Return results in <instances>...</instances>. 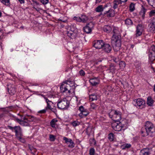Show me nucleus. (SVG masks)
I'll return each instance as SVG.
<instances>
[{
    "instance_id": "obj_1",
    "label": "nucleus",
    "mask_w": 155,
    "mask_h": 155,
    "mask_svg": "<svg viewBox=\"0 0 155 155\" xmlns=\"http://www.w3.org/2000/svg\"><path fill=\"white\" fill-rule=\"evenodd\" d=\"M111 43L114 50L118 51L121 46V35L120 31L117 28H114L113 31Z\"/></svg>"
},
{
    "instance_id": "obj_2",
    "label": "nucleus",
    "mask_w": 155,
    "mask_h": 155,
    "mask_svg": "<svg viewBox=\"0 0 155 155\" xmlns=\"http://www.w3.org/2000/svg\"><path fill=\"white\" fill-rule=\"evenodd\" d=\"M140 132L143 137L147 135L151 137L155 136V127L152 123L147 121L145 124L144 127L141 129Z\"/></svg>"
},
{
    "instance_id": "obj_3",
    "label": "nucleus",
    "mask_w": 155,
    "mask_h": 155,
    "mask_svg": "<svg viewBox=\"0 0 155 155\" xmlns=\"http://www.w3.org/2000/svg\"><path fill=\"white\" fill-rule=\"evenodd\" d=\"M65 33L71 39L75 38L77 36V30L75 25H71L66 27Z\"/></svg>"
},
{
    "instance_id": "obj_4",
    "label": "nucleus",
    "mask_w": 155,
    "mask_h": 155,
    "mask_svg": "<svg viewBox=\"0 0 155 155\" xmlns=\"http://www.w3.org/2000/svg\"><path fill=\"white\" fill-rule=\"evenodd\" d=\"M108 115L110 118L116 122H119L121 118V113L118 110H112Z\"/></svg>"
},
{
    "instance_id": "obj_5",
    "label": "nucleus",
    "mask_w": 155,
    "mask_h": 155,
    "mask_svg": "<svg viewBox=\"0 0 155 155\" xmlns=\"http://www.w3.org/2000/svg\"><path fill=\"white\" fill-rule=\"evenodd\" d=\"M7 127L8 129L11 130L12 132L15 133V135L17 137L20 136H23L22 130L20 126H15L14 127H12L8 125Z\"/></svg>"
},
{
    "instance_id": "obj_6",
    "label": "nucleus",
    "mask_w": 155,
    "mask_h": 155,
    "mask_svg": "<svg viewBox=\"0 0 155 155\" xmlns=\"http://www.w3.org/2000/svg\"><path fill=\"white\" fill-rule=\"evenodd\" d=\"M69 105V102L66 98H64L58 101L57 107L60 109H65L67 108Z\"/></svg>"
},
{
    "instance_id": "obj_7",
    "label": "nucleus",
    "mask_w": 155,
    "mask_h": 155,
    "mask_svg": "<svg viewBox=\"0 0 155 155\" xmlns=\"http://www.w3.org/2000/svg\"><path fill=\"white\" fill-rule=\"evenodd\" d=\"M71 81L70 80H67L63 82L60 87V89L62 92L64 93L68 91L69 93H70V90H68L67 87L69 86L68 83H71Z\"/></svg>"
},
{
    "instance_id": "obj_8",
    "label": "nucleus",
    "mask_w": 155,
    "mask_h": 155,
    "mask_svg": "<svg viewBox=\"0 0 155 155\" xmlns=\"http://www.w3.org/2000/svg\"><path fill=\"white\" fill-rule=\"evenodd\" d=\"M148 55L151 61L153 60L155 58V46L152 45L149 49Z\"/></svg>"
},
{
    "instance_id": "obj_9",
    "label": "nucleus",
    "mask_w": 155,
    "mask_h": 155,
    "mask_svg": "<svg viewBox=\"0 0 155 155\" xmlns=\"http://www.w3.org/2000/svg\"><path fill=\"white\" fill-rule=\"evenodd\" d=\"M123 124L119 121H115L112 124V127L114 130L118 131H120L123 127Z\"/></svg>"
},
{
    "instance_id": "obj_10",
    "label": "nucleus",
    "mask_w": 155,
    "mask_h": 155,
    "mask_svg": "<svg viewBox=\"0 0 155 155\" xmlns=\"http://www.w3.org/2000/svg\"><path fill=\"white\" fill-rule=\"evenodd\" d=\"M15 118L16 121L18 123L21 125L23 126H30V124L28 122V120L26 119H24L25 117L22 116L21 119H19L15 117Z\"/></svg>"
},
{
    "instance_id": "obj_11",
    "label": "nucleus",
    "mask_w": 155,
    "mask_h": 155,
    "mask_svg": "<svg viewBox=\"0 0 155 155\" xmlns=\"http://www.w3.org/2000/svg\"><path fill=\"white\" fill-rule=\"evenodd\" d=\"M134 101L136 102V105H135L137 107H139L140 109L143 108L145 106V102L144 101L140 98L135 99Z\"/></svg>"
},
{
    "instance_id": "obj_12",
    "label": "nucleus",
    "mask_w": 155,
    "mask_h": 155,
    "mask_svg": "<svg viewBox=\"0 0 155 155\" xmlns=\"http://www.w3.org/2000/svg\"><path fill=\"white\" fill-rule=\"evenodd\" d=\"M136 28V36H140L144 30V25L142 24H139L137 25Z\"/></svg>"
},
{
    "instance_id": "obj_13",
    "label": "nucleus",
    "mask_w": 155,
    "mask_h": 155,
    "mask_svg": "<svg viewBox=\"0 0 155 155\" xmlns=\"http://www.w3.org/2000/svg\"><path fill=\"white\" fill-rule=\"evenodd\" d=\"M117 12H115L112 9H110L107 11H105L102 14L103 16L107 18L112 17L114 16Z\"/></svg>"
},
{
    "instance_id": "obj_14",
    "label": "nucleus",
    "mask_w": 155,
    "mask_h": 155,
    "mask_svg": "<svg viewBox=\"0 0 155 155\" xmlns=\"http://www.w3.org/2000/svg\"><path fill=\"white\" fill-rule=\"evenodd\" d=\"M94 27V24L92 22H90L87 24L83 28L84 31L87 33H90L92 31V29Z\"/></svg>"
},
{
    "instance_id": "obj_15",
    "label": "nucleus",
    "mask_w": 155,
    "mask_h": 155,
    "mask_svg": "<svg viewBox=\"0 0 155 155\" xmlns=\"http://www.w3.org/2000/svg\"><path fill=\"white\" fill-rule=\"evenodd\" d=\"M24 119H26L28 122H33L35 123H37L40 120L39 119L33 116L27 115L25 116Z\"/></svg>"
},
{
    "instance_id": "obj_16",
    "label": "nucleus",
    "mask_w": 155,
    "mask_h": 155,
    "mask_svg": "<svg viewBox=\"0 0 155 155\" xmlns=\"http://www.w3.org/2000/svg\"><path fill=\"white\" fill-rule=\"evenodd\" d=\"M63 140L66 143L68 144V147L70 148H72L74 147L75 144L71 139L64 137L63 138Z\"/></svg>"
},
{
    "instance_id": "obj_17",
    "label": "nucleus",
    "mask_w": 155,
    "mask_h": 155,
    "mask_svg": "<svg viewBox=\"0 0 155 155\" xmlns=\"http://www.w3.org/2000/svg\"><path fill=\"white\" fill-rule=\"evenodd\" d=\"M104 42L102 40H97L94 42V46L97 49H102Z\"/></svg>"
},
{
    "instance_id": "obj_18",
    "label": "nucleus",
    "mask_w": 155,
    "mask_h": 155,
    "mask_svg": "<svg viewBox=\"0 0 155 155\" xmlns=\"http://www.w3.org/2000/svg\"><path fill=\"white\" fill-rule=\"evenodd\" d=\"M102 49L105 52L109 53L111 51L112 47L110 44L104 43Z\"/></svg>"
},
{
    "instance_id": "obj_19",
    "label": "nucleus",
    "mask_w": 155,
    "mask_h": 155,
    "mask_svg": "<svg viewBox=\"0 0 155 155\" xmlns=\"http://www.w3.org/2000/svg\"><path fill=\"white\" fill-rule=\"evenodd\" d=\"M89 82L93 86H95L99 83V80L97 78L90 79Z\"/></svg>"
},
{
    "instance_id": "obj_20",
    "label": "nucleus",
    "mask_w": 155,
    "mask_h": 155,
    "mask_svg": "<svg viewBox=\"0 0 155 155\" xmlns=\"http://www.w3.org/2000/svg\"><path fill=\"white\" fill-rule=\"evenodd\" d=\"M45 99V102L47 104V106L46 107V110L49 109H51V105L53 104L52 102L51 101H49L47 98H46L43 95Z\"/></svg>"
},
{
    "instance_id": "obj_21",
    "label": "nucleus",
    "mask_w": 155,
    "mask_h": 155,
    "mask_svg": "<svg viewBox=\"0 0 155 155\" xmlns=\"http://www.w3.org/2000/svg\"><path fill=\"white\" fill-rule=\"evenodd\" d=\"M148 31L152 33H155V26L150 23L148 27Z\"/></svg>"
},
{
    "instance_id": "obj_22",
    "label": "nucleus",
    "mask_w": 155,
    "mask_h": 155,
    "mask_svg": "<svg viewBox=\"0 0 155 155\" xmlns=\"http://www.w3.org/2000/svg\"><path fill=\"white\" fill-rule=\"evenodd\" d=\"M150 154L149 150L147 148L142 149L140 152V155H150Z\"/></svg>"
},
{
    "instance_id": "obj_23",
    "label": "nucleus",
    "mask_w": 155,
    "mask_h": 155,
    "mask_svg": "<svg viewBox=\"0 0 155 155\" xmlns=\"http://www.w3.org/2000/svg\"><path fill=\"white\" fill-rule=\"evenodd\" d=\"M119 0H114L112 4V8L114 9L118 8V6L120 4H121Z\"/></svg>"
},
{
    "instance_id": "obj_24",
    "label": "nucleus",
    "mask_w": 155,
    "mask_h": 155,
    "mask_svg": "<svg viewBox=\"0 0 155 155\" xmlns=\"http://www.w3.org/2000/svg\"><path fill=\"white\" fill-rule=\"evenodd\" d=\"M98 95L97 93L92 94L89 96L90 100L91 101L97 100V99Z\"/></svg>"
},
{
    "instance_id": "obj_25",
    "label": "nucleus",
    "mask_w": 155,
    "mask_h": 155,
    "mask_svg": "<svg viewBox=\"0 0 155 155\" xmlns=\"http://www.w3.org/2000/svg\"><path fill=\"white\" fill-rule=\"evenodd\" d=\"M147 10V9L142 6L141 10L139 14L140 16L142 17L143 18H144L145 17V15Z\"/></svg>"
},
{
    "instance_id": "obj_26",
    "label": "nucleus",
    "mask_w": 155,
    "mask_h": 155,
    "mask_svg": "<svg viewBox=\"0 0 155 155\" xmlns=\"http://www.w3.org/2000/svg\"><path fill=\"white\" fill-rule=\"evenodd\" d=\"M154 102V101L152 98L151 97H148L147 98V104L150 106H152Z\"/></svg>"
},
{
    "instance_id": "obj_27",
    "label": "nucleus",
    "mask_w": 155,
    "mask_h": 155,
    "mask_svg": "<svg viewBox=\"0 0 155 155\" xmlns=\"http://www.w3.org/2000/svg\"><path fill=\"white\" fill-rule=\"evenodd\" d=\"M104 31L107 33H109L111 31V27L108 25H105L103 28Z\"/></svg>"
},
{
    "instance_id": "obj_28",
    "label": "nucleus",
    "mask_w": 155,
    "mask_h": 155,
    "mask_svg": "<svg viewBox=\"0 0 155 155\" xmlns=\"http://www.w3.org/2000/svg\"><path fill=\"white\" fill-rule=\"evenodd\" d=\"M125 24L127 26H131L133 25V21L130 18H127L125 20Z\"/></svg>"
},
{
    "instance_id": "obj_29",
    "label": "nucleus",
    "mask_w": 155,
    "mask_h": 155,
    "mask_svg": "<svg viewBox=\"0 0 155 155\" xmlns=\"http://www.w3.org/2000/svg\"><path fill=\"white\" fill-rule=\"evenodd\" d=\"M8 91L11 95L14 94L16 92V89L14 86L11 87L10 88H8Z\"/></svg>"
},
{
    "instance_id": "obj_30",
    "label": "nucleus",
    "mask_w": 155,
    "mask_h": 155,
    "mask_svg": "<svg viewBox=\"0 0 155 155\" xmlns=\"http://www.w3.org/2000/svg\"><path fill=\"white\" fill-rule=\"evenodd\" d=\"M80 18L81 19V22L83 23L86 22L88 20V17L84 15H82Z\"/></svg>"
},
{
    "instance_id": "obj_31",
    "label": "nucleus",
    "mask_w": 155,
    "mask_h": 155,
    "mask_svg": "<svg viewBox=\"0 0 155 155\" xmlns=\"http://www.w3.org/2000/svg\"><path fill=\"white\" fill-rule=\"evenodd\" d=\"M109 70H110V72L112 73H114L115 72V71L116 70V68H115V66L114 64H111L110 65Z\"/></svg>"
},
{
    "instance_id": "obj_32",
    "label": "nucleus",
    "mask_w": 155,
    "mask_h": 155,
    "mask_svg": "<svg viewBox=\"0 0 155 155\" xmlns=\"http://www.w3.org/2000/svg\"><path fill=\"white\" fill-rule=\"evenodd\" d=\"M58 120L56 118H54L52 119L50 122V125L52 127H55L56 125V123L58 122Z\"/></svg>"
},
{
    "instance_id": "obj_33",
    "label": "nucleus",
    "mask_w": 155,
    "mask_h": 155,
    "mask_svg": "<svg viewBox=\"0 0 155 155\" xmlns=\"http://www.w3.org/2000/svg\"><path fill=\"white\" fill-rule=\"evenodd\" d=\"M147 1L150 5L153 8H155V0H147Z\"/></svg>"
},
{
    "instance_id": "obj_34",
    "label": "nucleus",
    "mask_w": 155,
    "mask_h": 155,
    "mask_svg": "<svg viewBox=\"0 0 155 155\" xmlns=\"http://www.w3.org/2000/svg\"><path fill=\"white\" fill-rule=\"evenodd\" d=\"M114 135L112 133H110L108 135V138L109 140L112 142L114 141Z\"/></svg>"
},
{
    "instance_id": "obj_35",
    "label": "nucleus",
    "mask_w": 155,
    "mask_h": 155,
    "mask_svg": "<svg viewBox=\"0 0 155 155\" xmlns=\"http://www.w3.org/2000/svg\"><path fill=\"white\" fill-rule=\"evenodd\" d=\"M78 110L80 111L81 112V113H80L79 114V116H80V115L82 114L84 112V111H86L87 110V109H86L83 106L81 105V106L79 107Z\"/></svg>"
},
{
    "instance_id": "obj_36",
    "label": "nucleus",
    "mask_w": 155,
    "mask_h": 155,
    "mask_svg": "<svg viewBox=\"0 0 155 155\" xmlns=\"http://www.w3.org/2000/svg\"><path fill=\"white\" fill-rule=\"evenodd\" d=\"M103 6L100 5L97 6L96 8L95 11L97 12H101L103 11Z\"/></svg>"
},
{
    "instance_id": "obj_37",
    "label": "nucleus",
    "mask_w": 155,
    "mask_h": 155,
    "mask_svg": "<svg viewBox=\"0 0 155 155\" xmlns=\"http://www.w3.org/2000/svg\"><path fill=\"white\" fill-rule=\"evenodd\" d=\"M0 1L2 4L7 6L10 5V0H0Z\"/></svg>"
},
{
    "instance_id": "obj_38",
    "label": "nucleus",
    "mask_w": 155,
    "mask_h": 155,
    "mask_svg": "<svg viewBox=\"0 0 155 155\" xmlns=\"http://www.w3.org/2000/svg\"><path fill=\"white\" fill-rule=\"evenodd\" d=\"M92 131V128L91 127H88L86 129V132L89 136H90Z\"/></svg>"
},
{
    "instance_id": "obj_39",
    "label": "nucleus",
    "mask_w": 155,
    "mask_h": 155,
    "mask_svg": "<svg viewBox=\"0 0 155 155\" xmlns=\"http://www.w3.org/2000/svg\"><path fill=\"white\" fill-rule=\"evenodd\" d=\"M131 145L130 143H126L122 146L123 149L130 148L131 147Z\"/></svg>"
},
{
    "instance_id": "obj_40",
    "label": "nucleus",
    "mask_w": 155,
    "mask_h": 155,
    "mask_svg": "<svg viewBox=\"0 0 155 155\" xmlns=\"http://www.w3.org/2000/svg\"><path fill=\"white\" fill-rule=\"evenodd\" d=\"M120 68V69H123L125 66V63L123 61H121L119 63Z\"/></svg>"
},
{
    "instance_id": "obj_41",
    "label": "nucleus",
    "mask_w": 155,
    "mask_h": 155,
    "mask_svg": "<svg viewBox=\"0 0 155 155\" xmlns=\"http://www.w3.org/2000/svg\"><path fill=\"white\" fill-rule=\"evenodd\" d=\"M129 8L130 12L133 11L135 9V4L132 3H131Z\"/></svg>"
},
{
    "instance_id": "obj_42",
    "label": "nucleus",
    "mask_w": 155,
    "mask_h": 155,
    "mask_svg": "<svg viewBox=\"0 0 155 155\" xmlns=\"http://www.w3.org/2000/svg\"><path fill=\"white\" fill-rule=\"evenodd\" d=\"M95 153V150L94 148H91L90 149L89 151L90 155H94Z\"/></svg>"
},
{
    "instance_id": "obj_43",
    "label": "nucleus",
    "mask_w": 155,
    "mask_h": 155,
    "mask_svg": "<svg viewBox=\"0 0 155 155\" xmlns=\"http://www.w3.org/2000/svg\"><path fill=\"white\" fill-rule=\"evenodd\" d=\"M21 137L22 136H20L18 137L17 138L20 141L23 143H24L25 142V138L22 137Z\"/></svg>"
},
{
    "instance_id": "obj_44",
    "label": "nucleus",
    "mask_w": 155,
    "mask_h": 155,
    "mask_svg": "<svg viewBox=\"0 0 155 155\" xmlns=\"http://www.w3.org/2000/svg\"><path fill=\"white\" fill-rule=\"evenodd\" d=\"M80 123L79 122L77 121H73L71 123V124L74 126V127H76L77 126H78L79 125Z\"/></svg>"
},
{
    "instance_id": "obj_45",
    "label": "nucleus",
    "mask_w": 155,
    "mask_h": 155,
    "mask_svg": "<svg viewBox=\"0 0 155 155\" xmlns=\"http://www.w3.org/2000/svg\"><path fill=\"white\" fill-rule=\"evenodd\" d=\"M150 16H152L153 15H155V9L151 11L149 14Z\"/></svg>"
},
{
    "instance_id": "obj_46",
    "label": "nucleus",
    "mask_w": 155,
    "mask_h": 155,
    "mask_svg": "<svg viewBox=\"0 0 155 155\" xmlns=\"http://www.w3.org/2000/svg\"><path fill=\"white\" fill-rule=\"evenodd\" d=\"M74 20H75L77 21L81 22V19L80 17H74L73 18Z\"/></svg>"
},
{
    "instance_id": "obj_47",
    "label": "nucleus",
    "mask_w": 155,
    "mask_h": 155,
    "mask_svg": "<svg viewBox=\"0 0 155 155\" xmlns=\"http://www.w3.org/2000/svg\"><path fill=\"white\" fill-rule=\"evenodd\" d=\"M80 75L81 76H84L85 75V73L84 71L82 70H81L79 72Z\"/></svg>"
},
{
    "instance_id": "obj_48",
    "label": "nucleus",
    "mask_w": 155,
    "mask_h": 155,
    "mask_svg": "<svg viewBox=\"0 0 155 155\" xmlns=\"http://www.w3.org/2000/svg\"><path fill=\"white\" fill-rule=\"evenodd\" d=\"M89 113V111L87 110L86 111H84V112L81 114L84 116H87Z\"/></svg>"
},
{
    "instance_id": "obj_49",
    "label": "nucleus",
    "mask_w": 155,
    "mask_h": 155,
    "mask_svg": "<svg viewBox=\"0 0 155 155\" xmlns=\"http://www.w3.org/2000/svg\"><path fill=\"white\" fill-rule=\"evenodd\" d=\"M49 138L51 141H54L55 139L54 136L53 135H50Z\"/></svg>"
},
{
    "instance_id": "obj_50",
    "label": "nucleus",
    "mask_w": 155,
    "mask_h": 155,
    "mask_svg": "<svg viewBox=\"0 0 155 155\" xmlns=\"http://www.w3.org/2000/svg\"><path fill=\"white\" fill-rule=\"evenodd\" d=\"M97 106L94 103H92L91 104V108L95 109L97 107Z\"/></svg>"
},
{
    "instance_id": "obj_51",
    "label": "nucleus",
    "mask_w": 155,
    "mask_h": 155,
    "mask_svg": "<svg viewBox=\"0 0 155 155\" xmlns=\"http://www.w3.org/2000/svg\"><path fill=\"white\" fill-rule=\"evenodd\" d=\"M40 1L43 4H47L48 2V0H41Z\"/></svg>"
},
{
    "instance_id": "obj_52",
    "label": "nucleus",
    "mask_w": 155,
    "mask_h": 155,
    "mask_svg": "<svg viewBox=\"0 0 155 155\" xmlns=\"http://www.w3.org/2000/svg\"><path fill=\"white\" fill-rule=\"evenodd\" d=\"M58 20L59 21H62V22H66L67 21V20H64V19H63V18L62 17H60L59 18Z\"/></svg>"
},
{
    "instance_id": "obj_53",
    "label": "nucleus",
    "mask_w": 155,
    "mask_h": 155,
    "mask_svg": "<svg viewBox=\"0 0 155 155\" xmlns=\"http://www.w3.org/2000/svg\"><path fill=\"white\" fill-rule=\"evenodd\" d=\"M150 23L155 26V17H153L152 18L151 21Z\"/></svg>"
},
{
    "instance_id": "obj_54",
    "label": "nucleus",
    "mask_w": 155,
    "mask_h": 155,
    "mask_svg": "<svg viewBox=\"0 0 155 155\" xmlns=\"http://www.w3.org/2000/svg\"><path fill=\"white\" fill-rule=\"evenodd\" d=\"M49 110H50L52 111L54 113H55L57 112V110L56 107L53 108H51V109H50Z\"/></svg>"
},
{
    "instance_id": "obj_55",
    "label": "nucleus",
    "mask_w": 155,
    "mask_h": 155,
    "mask_svg": "<svg viewBox=\"0 0 155 155\" xmlns=\"http://www.w3.org/2000/svg\"><path fill=\"white\" fill-rule=\"evenodd\" d=\"M112 60L114 62L116 63H117L119 61V59L115 58H113Z\"/></svg>"
},
{
    "instance_id": "obj_56",
    "label": "nucleus",
    "mask_w": 155,
    "mask_h": 155,
    "mask_svg": "<svg viewBox=\"0 0 155 155\" xmlns=\"http://www.w3.org/2000/svg\"><path fill=\"white\" fill-rule=\"evenodd\" d=\"M46 112V109H43V110H41L38 112L39 113H42V114H44Z\"/></svg>"
},
{
    "instance_id": "obj_57",
    "label": "nucleus",
    "mask_w": 155,
    "mask_h": 155,
    "mask_svg": "<svg viewBox=\"0 0 155 155\" xmlns=\"http://www.w3.org/2000/svg\"><path fill=\"white\" fill-rule=\"evenodd\" d=\"M21 4H24L25 3L24 0H18Z\"/></svg>"
},
{
    "instance_id": "obj_58",
    "label": "nucleus",
    "mask_w": 155,
    "mask_h": 155,
    "mask_svg": "<svg viewBox=\"0 0 155 155\" xmlns=\"http://www.w3.org/2000/svg\"><path fill=\"white\" fill-rule=\"evenodd\" d=\"M120 3L122 4V3H125L127 2V0H119Z\"/></svg>"
},
{
    "instance_id": "obj_59",
    "label": "nucleus",
    "mask_w": 155,
    "mask_h": 155,
    "mask_svg": "<svg viewBox=\"0 0 155 155\" xmlns=\"http://www.w3.org/2000/svg\"><path fill=\"white\" fill-rule=\"evenodd\" d=\"M4 116V114H0V119L2 118Z\"/></svg>"
},
{
    "instance_id": "obj_60",
    "label": "nucleus",
    "mask_w": 155,
    "mask_h": 155,
    "mask_svg": "<svg viewBox=\"0 0 155 155\" xmlns=\"http://www.w3.org/2000/svg\"><path fill=\"white\" fill-rule=\"evenodd\" d=\"M3 30L1 29V28H0V33H1V35H2L3 34Z\"/></svg>"
},
{
    "instance_id": "obj_61",
    "label": "nucleus",
    "mask_w": 155,
    "mask_h": 155,
    "mask_svg": "<svg viewBox=\"0 0 155 155\" xmlns=\"http://www.w3.org/2000/svg\"><path fill=\"white\" fill-rule=\"evenodd\" d=\"M107 6H108V5L107 4L105 5H104V6L103 7V10H104V9H105L107 7Z\"/></svg>"
},
{
    "instance_id": "obj_62",
    "label": "nucleus",
    "mask_w": 155,
    "mask_h": 155,
    "mask_svg": "<svg viewBox=\"0 0 155 155\" xmlns=\"http://www.w3.org/2000/svg\"><path fill=\"white\" fill-rule=\"evenodd\" d=\"M32 1L34 3H35L36 4H37V5L38 4V2L37 1H34V0Z\"/></svg>"
},
{
    "instance_id": "obj_63",
    "label": "nucleus",
    "mask_w": 155,
    "mask_h": 155,
    "mask_svg": "<svg viewBox=\"0 0 155 155\" xmlns=\"http://www.w3.org/2000/svg\"><path fill=\"white\" fill-rule=\"evenodd\" d=\"M101 1V0H96V3H99V2H100Z\"/></svg>"
},
{
    "instance_id": "obj_64",
    "label": "nucleus",
    "mask_w": 155,
    "mask_h": 155,
    "mask_svg": "<svg viewBox=\"0 0 155 155\" xmlns=\"http://www.w3.org/2000/svg\"><path fill=\"white\" fill-rule=\"evenodd\" d=\"M29 147L30 150L31 151L32 150V149L33 148L32 147Z\"/></svg>"
}]
</instances>
